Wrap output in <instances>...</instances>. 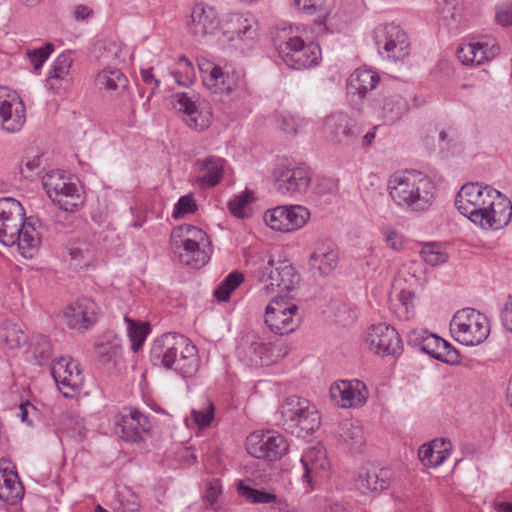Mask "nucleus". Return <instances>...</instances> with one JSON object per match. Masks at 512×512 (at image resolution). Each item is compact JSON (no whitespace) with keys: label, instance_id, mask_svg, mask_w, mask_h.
<instances>
[{"label":"nucleus","instance_id":"nucleus-1","mask_svg":"<svg viewBox=\"0 0 512 512\" xmlns=\"http://www.w3.org/2000/svg\"><path fill=\"white\" fill-rule=\"evenodd\" d=\"M0 242L8 247L17 245L26 259L34 256L39 243L38 233L25 217L22 204L11 197L0 198Z\"/></svg>","mask_w":512,"mask_h":512},{"label":"nucleus","instance_id":"nucleus-2","mask_svg":"<svg viewBox=\"0 0 512 512\" xmlns=\"http://www.w3.org/2000/svg\"><path fill=\"white\" fill-rule=\"evenodd\" d=\"M151 360L182 377H191L199 367L198 350L191 341L177 333H165L155 339L151 347Z\"/></svg>","mask_w":512,"mask_h":512},{"label":"nucleus","instance_id":"nucleus-3","mask_svg":"<svg viewBox=\"0 0 512 512\" xmlns=\"http://www.w3.org/2000/svg\"><path fill=\"white\" fill-rule=\"evenodd\" d=\"M388 188L397 206L414 212L428 210L435 198L434 182L418 171L394 174L388 182Z\"/></svg>","mask_w":512,"mask_h":512},{"label":"nucleus","instance_id":"nucleus-4","mask_svg":"<svg viewBox=\"0 0 512 512\" xmlns=\"http://www.w3.org/2000/svg\"><path fill=\"white\" fill-rule=\"evenodd\" d=\"M278 424L291 435L306 437L320 427V415L307 399L298 396L285 398L279 407Z\"/></svg>","mask_w":512,"mask_h":512},{"label":"nucleus","instance_id":"nucleus-5","mask_svg":"<svg viewBox=\"0 0 512 512\" xmlns=\"http://www.w3.org/2000/svg\"><path fill=\"white\" fill-rule=\"evenodd\" d=\"M282 34L275 39V48L278 56L289 68L303 70L318 65L321 59L318 44L306 43L300 36L287 34L285 29Z\"/></svg>","mask_w":512,"mask_h":512},{"label":"nucleus","instance_id":"nucleus-6","mask_svg":"<svg viewBox=\"0 0 512 512\" xmlns=\"http://www.w3.org/2000/svg\"><path fill=\"white\" fill-rule=\"evenodd\" d=\"M450 331L459 343L475 346L487 339L490 325L484 314L473 308H464L454 314L450 322Z\"/></svg>","mask_w":512,"mask_h":512},{"label":"nucleus","instance_id":"nucleus-7","mask_svg":"<svg viewBox=\"0 0 512 512\" xmlns=\"http://www.w3.org/2000/svg\"><path fill=\"white\" fill-rule=\"evenodd\" d=\"M498 196V190L489 185L480 183H467L463 185L455 197V206L458 211L478 225L482 222L483 212L487 205L493 203V198Z\"/></svg>","mask_w":512,"mask_h":512},{"label":"nucleus","instance_id":"nucleus-8","mask_svg":"<svg viewBox=\"0 0 512 512\" xmlns=\"http://www.w3.org/2000/svg\"><path fill=\"white\" fill-rule=\"evenodd\" d=\"M374 41L379 53L392 61H403L410 54L406 32L394 23L380 25L374 30Z\"/></svg>","mask_w":512,"mask_h":512},{"label":"nucleus","instance_id":"nucleus-9","mask_svg":"<svg viewBox=\"0 0 512 512\" xmlns=\"http://www.w3.org/2000/svg\"><path fill=\"white\" fill-rule=\"evenodd\" d=\"M247 452L257 458L267 461H278L289 450L287 440L275 431H255L246 440Z\"/></svg>","mask_w":512,"mask_h":512},{"label":"nucleus","instance_id":"nucleus-10","mask_svg":"<svg viewBox=\"0 0 512 512\" xmlns=\"http://www.w3.org/2000/svg\"><path fill=\"white\" fill-rule=\"evenodd\" d=\"M301 320L298 306L285 302L283 298L272 300L265 310V323L275 334L285 335L295 331Z\"/></svg>","mask_w":512,"mask_h":512},{"label":"nucleus","instance_id":"nucleus-11","mask_svg":"<svg viewBox=\"0 0 512 512\" xmlns=\"http://www.w3.org/2000/svg\"><path fill=\"white\" fill-rule=\"evenodd\" d=\"M260 281L267 293L278 288L281 292L291 291L299 284L300 276L288 260L270 259L260 273Z\"/></svg>","mask_w":512,"mask_h":512},{"label":"nucleus","instance_id":"nucleus-12","mask_svg":"<svg viewBox=\"0 0 512 512\" xmlns=\"http://www.w3.org/2000/svg\"><path fill=\"white\" fill-rule=\"evenodd\" d=\"M366 343L375 354L381 356H398L403 348L398 332L384 323L370 327Z\"/></svg>","mask_w":512,"mask_h":512},{"label":"nucleus","instance_id":"nucleus-13","mask_svg":"<svg viewBox=\"0 0 512 512\" xmlns=\"http://www.w3.org/2000/svg\"><path fill=\"white\" fill-rule=\"evenodd\" d=\"M198 68L203 85L214 94L231 93L238 85V76L234 71H223L221 67L205 59L198 62Z\"/></svg>","mask_w":512,"mask_h":512},{"label":"nucleus","instance_id":"nucleus-14","mask_svg":"<svg viewBox=\"0 0 512 512\" xmlns=\"http://www.w3.org/2000/svg\"><path fill=\"white\" fill-rule=\"evenodd\" d=\"M115 433L126 442H137L142 432L150 429V422L146 415L137 409L124 408L114 417Z\"/></svg>","mask_w":512,"mask_h":512},{"label":"nucleus","instance_id":"nucleus-15","mask_svg":"<svg viewBox=\"0 0 512 512\" xmlns=\"http://www.w3.org/2000/svg\"><path fill=\"white\" fill-rule=\"evenodd\" d=\"M97 304L87 297H81L66 307V324L71 328L84 332L97 321Z\"/></svg>","mask_w":512,"mask_h":512},{"label":"nucleus","instance_id":"nucleus-16","mask_svg":"<svg viewBox=\"0 0 512 512\" xmlns=\"http://www.w3.org/2000/svg\"><path fill=\"white\" fill-rule=\"evenodd\" d=\"M325 128L340 144H351L362 133L359 123L344 112H336L325 119Z\"/></svg>","mask_w":512,"mask_h":512},{"label":"nucleus","instance_id":"nucleus-17","mask_svg":"<svg viewBox=\"0 0 512 512\" xmlns=\"http://www.w3.org/2000/svg\"><path fill=\"white\" fill-rule=\"evenodd\" d=\"M238 355L252 366L267 365L270 361V343L265 342L255 333H248L241 338L237 347Z\"/></svg>","mask_w":512,"mask_h":512},{"label":"nucleus","instance_id":"nucleus-18","mask_svg":"<svg viewBox=\"0 0 512 512\" xmlns=\"http://www.w3.org/2000/svg\"><path fill=\"white\" fill-rule=\"evenodd\" d=\"M339 254L335 243L329 239H319L309 257V267L319 275H329L338 264Z\"/></svg>","mask_w":512,"mask_h":512},{"label":"nucleus","instance_id":"nucleus-19","mask_svg":"<svg viewBox=\"0 0 512 512\" xmlns=\"http://www.w3.org/2000/svg\"><path fill=\"white\" fill-rule=\"evenodd\" d=\"M366 386L360 380H342L330 388V397L338 406L349 408L366 401Z\"/></svg>","mask_w":512,"mask_h":512},{"label":"nucleus","instance_id":"nucleus-20","mask_svg":"<svg viewBox=\"0 0 512 512\" xmlns=\"http://www.w3.org/2000/svg\"><path fill=\"white\" fill-rule=\"evenodd\" d=\"M199 95L195 92H179L172 96L174 108L186 115L187 125L195 130H203L209 126V118L199 112Z\"/></svg>","mask_w":512,"mask_h":512},{"label":"nucleus","instance_id":"nucleus-21","mask_svg":"<svg viewBox=\"0 0 512 512\" xmlns=\"http://www.w3.org/2000/svg\"><path fill=\"white\" fill-rule=\"evenodd\" d=\"M493 203L487 205L483 212L482 222L478 225L484 229L499 230L506 227L512 218L511 200L498 191V196L493 198Z\"/></svg>","mask_w":512,"mask_h":512},{"label":"nucleus","instance_id":"nucleus-22","mask_svg":"<svg viewBox=\"0 0 512 512\" xmlns=\"http://www.w3.org/2000/svg\"><path fill=\"white\" fill-rule=\"evenodd\" d=\"M25 121V105L18 95H8L0 100V125L4 130L10 133L19 132Z\"/></svg>","mask_w":512,"mask_h":512},{"label":"nucleus","instance_id":"nucleus-23","mask_svg":"<svg viewBox=\"0 0 512 512\" xmlns=\"http://www.w3.org/2000/svg\"><path fill=\"white\" fill-rule=\"evenodd\" d=\"M219 25L220 21L213 7L205 6L202 3L193 6L190 21L188 22L190 34L195 37L203 38L207 35L214 34L219 28Z\"/></svg>","mask_w":512,"mask_h":512},{"label":"nucleus","instance_id":"nucleus-24","mask_svg":"<svg viewBox=\"0 0 512 512\" xmlns=\"http://www.w3.org/2000/svg\"><path fill=\"white\" fill-rule=\"evenodd\" d=\"M274 175L275 188L283 194L303 193L311 182L309 172L303 167L277 169Z\"/></svg>","mask_w":512,"mask_h":512},{"label":"nucleus","instance_id":"nucleus-25","mask_svg":"<svg viewBox=\"0 0 512 512\" xmlns=\"http://www.w3.org/2000/svg\"><path fill=\"white\" fill-rule=\"evenodd\" d=\"M392 471L388 468H364L356 479V487L362 493L382 491L388 488Z\"/></svg>","mask_w":512,"mask_h":512},{"label":"nucleus","instance_id":"nucleus-26","mask_svg":"<svg viewBox=\"0 0 512 512\" xmlns=\"http://www.w3.org/2000/svg\"><path fill=\"white\" fill-rule=\"evenodd\" d=\"M171 244L175 249V253H178L181 263L185 265L200 268L209 260L208 254L201 248V243L187 238L171 239Z\"/></svg>","mask_w":512,"mask_h":512},{"label":"nucleus","instance_id":"nucleus-27","mask_svg":"<svg viewBox=\"0 0 512 512\" xmlns=\"http://www.w3.org/2000/svg\"><path fill=\"white\" fill-rule=\"evenodd\" d=\"M6 463H3L5 465ZM25 490L16 471L0 464V500L17 504L22 500Z\"/></svg>","mask_w":512,"mask_h":512},{"label":"nucleus","instance_id":"nucleus-28","mask_svg":"<svg viewBox=\"0 0 512 512\" xmlns=\"http://www.w3.org/2000/svg\"><path fill=\"white\" fill-rule=\"evenodd\" d=\"M94 348L99 362L105 366L115 367L122 358L121 340L111 333L104 334Z\"/></svg>","mask_w":512,"mask_h":512},{"label":"nucleus","instance_id":"nucleus-29","mask_svg":"<svg viewBox=\"0 0 512 512\" xmlns=\"http://www.w3.org/2000/svg\"><path fill=\"white\" fill-rule=\"evenodd\" d=\"M379 81L380 77L376 72L370 69H357L348 79V94L357 95L360 99H363L369 91L376 87Z\"/></svg>","mask_w":512,"mask_h":512},{"label":"nucleus","instance_id":"nucleus-30","mask_svg":"<svg viewBox=\"0 0 512 512\" xmlns=\"http://www.w3.org/2000/svg\"><path fill=\"white\" fill-rule=\"evenodd\" d=\"M128 83L127 77L118 68L105 67L95 77L96 87L110 93L125 91Z\"/></svg>","mask_w":512,"mask_h":512},{"label":"nucleus","instance_id":"nucleus-31","mask_svg":"<svg viewBox=\"0 0 512 512\" xmlns=\"http://www.w3.org/2000/svg\"><path fill=\"white\" fill-rule=\"evenodd\" d=\"M425 353L447 364H457L460 358L458 351L449 342L436 334L428 338Z\"/></svg>","mask_w":512,"mask_h":512},{"label":"nucleus","instance_id":"nucleus-32","mask_svg":"<svg viewBox=\"0 0 512 512\" xmlns=\"http://www.w3.org/2000/svg\"><path fill=\"white\" fill-rule=\"evenodd\" d=\"M304 479L310 484L318 472L325 470L329 463L322 446L309 448L301 457Z\"/></svg>","mask_w":512,"mask_h":512},{"label":"nucleus","instance_id":"nucleus-33","mask_svg":"<svg viewBox=\"0 0 512 512\" xmlns=\"http://www.w3.org/2000/svg\"><path fill=\"white\" fill-rule=\"evenodd\" d=\"M43 189L51 202L63 209L64 170H50L42 178Z\"/></svg>","mask_w":512,"mask_h":512},{"label":"nucleus","instance_id":"nucleus-34","mask_svg":"<svg viewBox=\"0 0 512 512\" xmlns=\"http://www.w3.org/2000/svg\"><path fill=\"white\" fill-rule=\"evenodd\" d=\"M197 163L203 173L198 177L200 187H213L219 183L223 173V159L209 156L204 160H198Z\"/></svg>","mask_w":512,"mask_h":512},{"label":"nucleus","instance_id":"nucleus-35","mask_svg":"<svg viewBox=\"0 0 512 512\" xmlns=\"http://www.w3.org/2000/svg\"><path fill=\"white\" fill-rule=\"evenodd\" d=\"M407 112V101L400 95H393L385 98L381 117L385 124L393 125L401 120Z\"/></svg>","mask_w":512,"mask_h":512},{"label":"nucleus","instance_id":"nucleus-36","mask_svg":"<svg viewBox=\"0 0 512 512\" xmlns=\"http://www.w3.org/2000/svg\"><path fill=\"white\" fill-rule=\"evenodd\" d=\"M443 445H445L444 441L439 444L437 440L429 444H423L418 451V456L422 464L430 468L441 465L449 455L447 448L441 449Z\"/></svg>","mask_w":512,"mask_h":512},{"label":"nucleus","instance_id":"nucleus-37","mask_svg":"<svg viewBox=\"0 0 512 512\" xmlns=\"http://www.w3.org/2000/svg\"><path fill=\"white\" fill-rule=\"evenodd\" d=\"M254 33L251 21L240 14H232L225 24L224 34L228 35L230 40H234L235 37L252 38Z\"/></svg>","mask_w":512,"mask_h":512},{"label":"nucleus","instance_id":"nucleus-38","mask_svg":"<svg viewBox=\"0 0 512 512\" xmlns=\"http://www.w3.org/2000/svg\"><path fill=\"white\" fill-rule=\"evenodd\" d=\"M339 434L343 442L352 450H357L364 444V433L357 421L345 419L339 425Z\"/></svg>","mask_w":512,"mask_h":512},{"label":"nucleus","instance_id":"nucleus-39","mask_svg":"<svg viewBox=\"0 0 512 512\" xmlns=\"http://www.w3.org/2000/svg\"><path fill=\"white\" fill-rule=\"evenodd\" d=\"M64 54L61 53L48 71L46 88L53 95H61L64 89Z\"/></svg>","mask_w":512,"mask_h":512},{"label":"nucleus","instance_id":"nucleus-40","mask_svg":"<svg viewBox=\"0 0 512 512\" xmlns=\"http://www.w3.org/2000/svg\"><path fill=\"white\" fill-rule=\"evenodd\" d=\"M83 382L84 374L79 362L69 358V361H66V388L72 393L66 391V399L74 398L75 394L80 392Z\"/></svg>","mask_w":512,"mask_h":512},{"label":"nucleus","instance_id":"nucleus-41","mask_svg":"<svg viewBox=\"0 0 512 512\" xmlns=\"http://www.w3.org/2000/svg\"><path fill=\"white\" fill-rule=\"evenodd\" d=\"M244 281V275L239 271L231 272L214 290V297L218 301H227L230 294Z\"/></svg>","mask_w":512,"mask_h":512},{"label":"nucleus","instance_id":"nucleus-42","mask_svg":"<svg viewBox=\"0 0 512 512\" xmlns=\"http://www.w3.org/2000/svg\"><path fill=\"white\" fill-rule=\"evenodd\" d=\"M286 228L287 232L303 227L309 219L310 213L307 208L300 205L287 206Z\"/></svg>","mask_w":512,"mask_h":512},{"label":"nucleus","instance_id":"nucleus-43","mask_svg":"<svg viewBox=\"0 0 512 512\" xmlns=\"http://www.w3.org/2000/svg\"><path fill=\"white\" fill-rule=\"evenodd\" d=\"M127 323V333L132 343V349L137 352L143 345L148 329L145 325L128 317H124Z\"/></svg>","mask_w":512,"mask_h":512},{"label":"nucleus","instance_id":"nucleus-44","mask_svg":"<svg viewBox=\"0 0 512 512\" xmlns=\"http://www.w3.org/2000/svg\"><path fill=\"white\" fill-rule=\"evenodd\" d=\"M178 64L180 65L181 69L172 70L170 73L179 85L189 86L194 82L195 79V70L192 62L184 55H181L178 58Z\"/></svg>","mask_w":512,"mask_h":512},{"label":"nucleus","instance_id":"nucleus-45","mask_svg":"<svg viewBox=\"0 0 512 512\" xmlns=\"http://www.w3.org/2000/svg\"><path fill=\"white\" fill-rule=\"evenodd\" d=\"M53 51L54 45L50 42H47L39 48L27 49L26 57L34 71H38L41 69Z\"/></svg>","mask_w":512,"mask_h":512},{"label":"nucleus","instance_id":"nucleus-46","mask_svg":"<svg viewBox=\"0 0 512 512\" xmlns=\"http://www.w3.org/2000/svg\"><path fill=\"white\" fill-rule=\"evenodd\" d=\"M187 238H189L191 241H195L197 243L204 244V241L207 238V234L201 228L195 227L190 224L181 225V226L173 229V231L171 233V239H187Z\"/></svg>","mask_w":512,"mask_h":512},{"label":"nucleus","instance_id":"nucleus-47","mask_svg":"<svg viewBox=\"0 0 512 512\" xmlns=\"http://www.w3.org/2000/svg\"><path fill=\"white\" fill-rule=\"evenodd\" d=\"M286 211L287 206H278L267 210L264 214L265 223L273 230L287 232Z\"/></svg>","mask_w":512,"mask_h":512},{"label":"nucleus","instance_id":"nucleus-48","mask_svg":"<svg viewBox=\"0 0 512 512\" xmlns=\"http://www.w3.org/2000/svg\"><path fill=\"white\" fill-rule=\"evenodd\" d=\"M238 491L243 497L253 503H273L276 501L275 494L252 488L243 482L238 484Z\"/></svg>","mask_w":512,"mask_h":512},{"label":"nucleus","instance_id":"nucleus-49","mask_svg":"<svg viewBox=\"0 0 512 512\" xmlns=\"http://www.w3.org/2000/svg\"><path fill=\"white\" fill-rule=\"evenodd\" d=\"M193 421L199 427H207L214 418V405L209 399H205L200 408H194L191 411Z\"/></svg>","mask_w":512,"mask_h":512},{"label":"nucleus","instance_id":"nucleus-50","mask_svg":"<svg viewBox=\"0 0 512 512\" xmlns=\"http://www.w3.org/2000/svg\"><path fill=\"white\" fill-rule=\"evenodd\" d=\"M253 199V192L246 190L241 194L235 196L228 203V208L234 216L238 218H245L248 214L246 208Z\"/></svg>","mask_w":512,"mask_h":512},{"label":"nucleus","instance_id":"nucleus-51","mask_svg":"<svg viewBox=\"0 0 512 512\" xmlns=\"http://www.w3.org/2000/svg\"><path fill=\"white\" fill-rule=\"evenodd\" d=\"M82 187L73 182H66V212L77 211L84 203Z\"/></svg>","mask_w":512,"mask_h":512},{"label":"nucleus","instance_id":"nucleus-52","mask_svg":"<svg viewBox=\"0 0 512 512\" xmlns=\"http://www.w3.org/2000/svg\"><path fill=\"white\" fill-rule=\"evenodd\" d=\"M424 261L432 266L447 262L448 255L437 249L435 244H426L420 252Z\"/></svg>","mask_w":512,"mask_h":512},{"label":"nucleus","instance_id":"nucleus-53","mask_svg":"<svg viewBox=\"0 0 512 512\" xmlns=\"http://www.w3.org/2000/svg\"><path fill=\"white\" fill-rule=\"evenodd\" d=\"M477 47L478 51L475 54L474 65H481L485 61L495 58L500 51V47L494 42L491 44L489 42H477Z\"/></svg>","mask_w":512,"mask_h":512},{"label":"nucleus","instance_id":"nucleus-54","mask_svg":"<svg viewBox=\"0 0 512 512\" xmlns=\"http://www.w3.org/2000/svg\"><path fill=\"white\" fill-rule=\"evenodd\" d=\"M34 359L39 365L46 363L52 356V346L49 339L41 336L33 350Z\"/></svg>","mask_w":512,"mask_h":512},{"label":"nucleus","instance_id":"nucleus-55","mask_svg":"<svg viewBox=\"0 0 512 512\" xmlns=\"http://www.w3.org/2000/svg\"><path fill=\"white\" fill-rule=\"evenodd\" d=\"M84 423L78 415H66V434H69L71 438L79 441L84 436Z\"/></svg>","mask_w":512,"mask_h":512},{"label":"nucleus","instance_id":"nucleus-56","mask_svg":"<svg viewBox=\"0 0 512 512\" xmlns=\"http://www.w3.org/2000/svg\"><path fill=\"white\" fill-rule=\"evenodd\" d=\"M197 210L196 202L192 195L181 196L175 205L173 217L181 218L184 214L194 213Z\"/></svg>","mask_w":512,"mask_h":512},{"label":"nucleus","instance_id":"nucleus-57","mask_svg":"<svg viewBox=\"0 0 512 512\" xmlns=\"http://www.w3.org/2000/svg\"><path fill=\"white\" fill-rule=\"evenodd\" d=\"M277 124L282 131L290 134H296L301 125V121L296 119L290 113H281L278 115Z\"/></svg>","mask_w":512,"mask_h":512},{"label":"nucleus","instance_id":"nucleus-58","mask_svg":"<svg viewBox=\"0 0 512 512\" xmlns=\"http://www.w3.org/2000/svg\"><path fill=\"white\" fill-rule=\"evenodd\" d=\"M432 335L433 333H429L427 330L414 329L409 332L407 342L409 345L413 347H418L421 351L425 352L426 342L428 341V338Z\"/></svg>","mask_w":512,"mask_h":512},{"label":"nucleus","instance_id":"nucleus-59","mask_svg":"<svg viewBox=\"0 0 512 512\" xmlns=\"http://www.w3.org/2000/svg\"><path fill=\"white\" fill-rule=\"evenodd\" d=\"M478 47L476 43H469L467 45L461 46L457 50V58L461 61L463 65H474L475 64V54H477Z\"/></svg>","mask_w":512,"mask_h":512},{"label":"nucleus","instance_id":"nucleus-60","mask_svg":"<svg viewBox=\"0 0 512 512\" xmlns=\"http://www.w3.org/2000/svg\"><path fill=\"white\" fill-rule=\"evenodd\" d=\"M295 7L307 15H314L320 11L325 0H293Z\"/></svg>","mask_w":512,"mask_h":512},{"label":"nucleus","instance_id":"nucleus-61","mask_svg":"<svg viewBox=\"0 0 512 512\" xmlns=\"http://www.w3.org/2000/svg\"><path fill=\"white\" fill-rule=\"evenodd\" d=\"M496 21L501 26L512 25V1L496 8Z\"/></svg>","mask_w":512,"mask_h":512},{"label":"nucleus","instance_id":"nucleus-62","mask_svg":"<svg viewBox=\"0 0 512 512\" xmlns=\"http://www.w3.org/2000/svg\"><path fill=\"white\" fill-rule=\"evenodd\" d=\"M69 255H70V266L77 270L82 268L83 266H87L88 262H84L85 260V253L84 249L82 247H71L69 248Z\"/></svg>","mask_w":512,"mask_h":512},{"label":"nucleus","instance_id":"nucleus-63","mask_svg":"<svg viewBox=\"0 0 512 512\" xmlns=\"http://www.w3.org/2000/svg\"><path fill=\"white\" fill-rule=\"evenodd\" d=\"M63 357H58L52 361L49 367L50 374L55 381V384L59 391H62V386L64 385V378H62V369L61 361Z\"/></svg>","mask_w":512,"mask_h":512},{"label":"nucleus","instance_id":"nucleus-64","mask_svg":"<svg viewBox=\"0 0 512 512\" xmlns=\"http://www.w3.org/2000/svg\"><path fill=\"white\" fill-rule=\"evenodd\" d=\"M41 167V159L39 156H35L33 159L28 160L21 167V174L25 178L32 179L34 175L38 174Z\"/></svg>","mask_w":512,"mask_h":512}]
</instances>
